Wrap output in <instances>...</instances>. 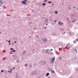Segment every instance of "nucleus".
Wrapping results in <instances>:
<instances>
[{
  "label": "nucleus",
  "mask_w": 78,
  "mask_h": 78,
  "mask_svg": "<svg viewBox=\"0 0 78 78\" xmlns=\"http://www.w3.org/2000/svg\"><path fill=\"white\" fill-rule=\"evenodd\" d=\"M10 50H13V49H12V48H11L10 49Z\"/></svg>",
  "instance_id": "a211bd4d"
},
{
  "label": "nucleus",
  "mask_w": 78,
  "mask_h": 78,
  "mask_svg": "<svg viewBox=\"0 0 78 78\" xmlns=\"http://www.w3.org/2000/svg\"><path fill=\"white\" fill-rule=\"evenodd\" d=\"M46 1H47V0H46V1H45V2H46Z\"/></svg>",
  "instance_id": "c756f323"
},
{
  "label": "nucleus",
  "mask_w": 78,
  "mask_h": 78,
  "mask_svg": "<svg viewBox=\"0 0 78 78\" xmlns=\"http://www.w3.org/2000/svg\"><path fill=\"white\" fill-rule=\"evenodd\" d=\"M55 57H54L53 58L51 59V62H54V61H55Z\"/></svg>",
  "instance_id": "f257e3e1"
},
{
  "label": "nucleus",
  "mask_w": 78,
  "mask_h": 78,
  "mask_svg": "<svg viewBox=\"0 0 78 78\" xmlns=\"http://www.w3.org/2000/svg\"><path fill=\"white\" fill-rule=\"evenodd\" d=\"M13 69H15V68L14 67Z\"/></svg>",
  "instance_id": "bb28decb"
},
{
  "label": "nucleus",
  "mask_w": 78,
  "mask_h": 78,
  "mask_svg": "<svg viewBox=\"0 0 78 78\" xmlns=\"http://www.w3.org/2000/svg\"><path fill=\"white\" fill-rule=\"evenodd\" d=\"M55 14H58V11H56L55 12Z\"/></svg>",
  "instance_id": "0eeeda50"
},
{
  "label": "nucleus",
  "mask_w": 78,
  "mask_h": 78,
  "mask_svg": "<svg viewBox=\"0 0 78 78\" xmlns=\"http://www.w3.org/2000/svg\"><path fill=\"white\" fill-rule=\"evenodd\" d=\"M60 22H59V25H63V23H60Z\"/></svg>",
  "instance_id": "f03ea898"
},
{
  "label": "nucleus",
  "mask_w": 78,
  "mask_h": 78,
  "mask_svg": "<svg viewBox=\"0 0 78 78\" xmlns=\"http://www.w3.org/2000/svg\"><path fill=\"white\" fill-rule=\"evenodd\" d=\"M36 37H37V38L39 37V36H36Z\"/></svg>",
  "instance_id": "ddd939ff"
},
{
  "label": "nucleus",
  "mask_w": 78,
  "mask_h": 78,
  "mask_svg": "<svg viewBox=\"0 0 78 78\" xmlns=\"http://www.w3.org/2000/svg\"><path fill=\"white\" fill-rule=\"evenodd\" d=\"M52 50H53V49H51V51H52Z\"/></svg>",
  "instance_id": "393cba45"
},
{
  "label": "nucleus",
  "mask_w": 78,
  "mask_h": 78,
  "mask_svg": "<svg viewBox=\"0 0 78 78\" xmlns=\"http://www.w3.org/2000/svg\"><path fill=\"white\" fill-rule=\"evenodd\" d=\"M8 42H9V43L10 42H11V41H9Z\"/></svg>",
  "instance_id": "2eb2a0df"
},
{
  "label": "nucleus",
  "mask_w": 78,
  "mask_h": 78,
  "mask_svg": "<svg viewBox=\"0 0 78 78\" xmlns=\"http://www.w3.org/2000/svg\"><path fill=\"white\" fill-rule=\"evenodd\" d=\"M11 70H12V69H11Z\"/></svg>",
  "instance_id": "473e14b6"
},
{
  "label": "nucleus",
  "mask_w": 78,
  "mask_h": 78,
  "mask_svg": "<svg viewBox=\"0 0 78 78\" xmlns=\"http://www.w3.org/2000/svg\"><path fill=\"white\" fill-rule=\"evenodd\" d=\"M54 22H56V20H55Z\"/></svg>",
  "instance_id": "412c9836"
},
{
  "label": "nucleus",
  "mask_w": 78,
  "mask_h": 78,
  "mask_svg": "<svg viewBox=\"0 0 78 78\" xmlns=\"http://www.w3.org/2000/svg\"><path fill=\"white\" fill-rule=\"evenodd\" d=\"M26 1H27V0H25L24 2H26Z\"/></svg>",
  "instance_id": "5701e85b"
},
{
  "label": "nucleus",
  "mask_w": 78,
  "mask_h": 78,
  "mask_svg": "<svg viewBox=\"0 0 78 78\" xmlns=\"http://www.w3.org/2000/svg\"><path fill=\"white\" fill-rule=\"evenodd\" d=\"M9 45H10V44H11V43H9Z\"/></svg>",
  "instance_id": "cd10ccee"
},
{
  "label": "nucleus",
  "mask_w": 78,
  "mask_h": 78,
  "mask_svg": "<svg viewBox=\"0 0 78 78\" xmlns=\"http://www.w3.org/2000/svg\"><path fill=\"white\" fill-rule=\"evenodd\" d=\"M1 33H1V32H0V34H1Z\"/></svg>",
  "instance_id": "c85d7f7f"
},
{
  "label": "nucleus",
  "mask_w": 78,
  "mask_h": 78,
  "mask_svg": "<svg viewBox=\"0 0 78 78\" xmlns=\"http://www.w3.org/2000/svg\"><path fill=\"white\" fill-rule=\"evenodd\" d=\"M43 6H45V3H43Z\"/></svg>",
  "instance_id": "6e6552de"
},
{
  "label": "nucleus",
  "mask_w": 78,
  "mask_h": 78,
  "mask_svg": "<svg viewBox=\"0 0 78 78\" xmlns=\"http://www.w3.org/2000/svg\"><path fill=\"white\" fill-rule=\"evenodd\" d=\"M17 62H19V61H17Z\"/></svg>",
  "instance_id": "dca6fc26"
},
{
  "label": "nucleus",
  "mask_w": 78,
  "mask_h": 78,
  "mask_svg": "<svg viewBox=\"0 0 78 78\" xmlns=\"http://www.w3.org/2000/svg\"><path fill=\"white\" fill-rule=\"evenodd\" d=\"M51 78L50 76H49L48 77V78Z\"/></svg>",
  "instance_id": "f3484780"
},
{
  "label": "nucleus",
  "mask_w": 78,
  "mask_h": 78,
  "mask_svg": "<svg viewBox=\"0 0 78 78\" xmlns=\"http://www.w3.org/2000/svg\"><path fill=\"white\" fill-rule=\"evenodd\" d=\"M15 51H15V50H13V52H15Z\"/></svg>",
  "instance_id": "6ab92c4d"
},
{
  "label": "nucleus",
  "mask_w": 78,
  "mask_h": 78,
  "mask_svg": "<svg viewBox=\"0 0 78 78\" xmlns=\"http://www.w3.org/2000/svg\"><path fill=\"white\" fill-rule=\"evenodd\" d=\"M59 59H61V57H59Z\"/></svg>",
  "instance_id": "4be33fe9"
},
{
  "label": "nucleus",
  "mask_w": 78,
  "mask_h": 78,
  "mask_svg": "<svg viewBox=\"0 0 78 78\" xmlns=\"http://www.w3.org/2000/svg\"><path fill=\"white\" fill-rule=\"evenodd\" d=\"M45 28H47V27H45Z\"/></svg>",
  "instance_id": "7c9ffc66"
},
{
  "label": "nucleus",
  "mask_w": 78,
  "mask_h": 78,
  "mask_svg": "<svg viewBox=\"0 0 78 78\" xmlns=\"http://www.w3.org/2000/svg\"><path fill=\"white\" fill-rule=\"evenodd\" d=\"M25 66L26 67H27V64H25Z\"/></svg>",
  "instance_id": "9d476101"
},
{
  "label": "nucleus",
  "mask_w": 78,
  "mask_h": 78,
  "mask_svg": "<svg viewBox=\"0 0 78 78\" xmlns=\"http://www.w3.org/2000/svg\"><path fill=\"white\" fill-rule=\"evenodd\" d=\"M76 42H78V39H76Z\"/></svg>",
  "instance_id": "1a4fd4ad"
},
{
  "label": "nucleus",
  "mask_w": 78,
  "mask_h": 78,
  "mask_svg": "<svg viewBox=\"0 0 78 78\" xmlns=\"http://www.w3.org/2000/svg\"><path fill=\"white\" fill-rule=\"evenodd\" d=\"M16 41H15V43H16Z\"/></svg>",
  "instance_id": "a878e982"
},
{
  "label": "nucleus",
  "mask_w": 78,
  "mask_h": 78,
  "mask_svg": "<svg viewBox=\"0 0 78 78\" xmlns=\"http://www.w3.org/2000/svg\"><path fill=\"white\" fill-rule=\"evenodd\" d=\"M22 2L23 3V4H26V2H25L23 1Z\"/></svg>",
  "instance_id": "20e7f679"
},
{
  "label": "nucleus",
  "mask_w": 78,
  "mask_h": 78,
  "mask_svg": "<svg viewBox=\"0 0 78 78\" xmlns=\"http://www.w3.org/2000/svg\"><path fill=\"white\" fill-rule=\"evenodd\" d=\"M1 72H3V70H1Z\"/></svg>",
  "instance_id": "4468645a"
},
{
  "label": "nucleus",
  "mask_w": 78,
  "mask_h": 78,
  "mask_svg": "<svg viewBox=\"0 0 78 78\" xmlns=\"http://www.w3.org/2000/svg\"><path fill=\"white\" fill-rule=\"evenodd\" d=\"M51 72L52 73H55V71H54V70H52L51 71Z\"/></svg>",
  "instance_id": "39448f33"
},
{
  "label": "nucleus",
  "mask_w": 78,
  "mask_h": 78,
  "mask_svg": "<svg viewBox=\"0 0 78 78\" xmlns=\"http://www.w3.org/2000/svg\"><path fill=\"white\" fill-rule=\"evenodd\" d=\"M46 41H47V39L46 40Z\"/></svg>",
  "instance_id": "72a5a7b5"
},
{
  "label": "nucleus",
  "mask_w": 78,
  "mask_h": 78,
  "mask_svg": "<svg viewBox=\"0 0 78 78\" xmlns=\"http://www.w3.org/2000/svg\"><path fill=\"white\" fill-rule=\"evenodd\" d=\"M73 8H75V7H73Z\"/></svg>",
  "instance_id": "2f4dec72"
},
{
  "label": "nucleus",
  "mask_w": 78,
  "mask_h": 78,
  "mask_svg": "<svg viewBox=\"0 0 78 78\" xmlns=\"http://www.w3.org/2000/svg\"><path fill=\"white\" fill-rule=\"evenodd\" d=\"M24 52L25 53H26V52H27V51H23V53H24Z\"/></svg>",
  "instance_id": "9b49d317"
},
{
  "label": "nucleus",
  "mask_w": 78,
  "mask_h": 78,
  "mask_svg": "<svg viewBox=\"0 0 78 78\" xmlns=\"http://www.w3.org/2000/svg\"><path fill=\"white\" fill-rule=\"evenodd\" d=\"M0 3H3V2L2 0L0 1Z\"/></svg>",
  "instance_id": "423d86ee"
},
{
  "label": "nucleus",
  "mask_w": 78,
  "mask_h": 78,
  "mask_svg": "<svg viewBox=\"0 0 78 78\" xmlns=\"http://www.w3.org/2000/svg\"><path fill=\"white\" fill-rule=\"evenodd\" d=\"M8 72H11V71H9Z\"/></svg>",
  "instance_id": "b1692460"
},
{
  "label": "nucleus",
  "mask_w": 78,
  "mask_h": 78,
  "mask_svg": "<svg viewBox=\"0 0 78 78\" xmlns=\"http://www.w3.org/2000/svg\"><path fill=\"white\" fill-rule=\"evenodd\" d=\"M3 59H4V60H5V58H3Z\"/></svg>",
  "instance_id": "aec40b11"
},
{
  "label": "nucleus",
  "mask_w": 78,
  "mask_h": 78,
  "mask_svg": "<svg viewBox=\"0 0 78 78\" xmlns=\"http://www.w3.org/2000/svg\"><path fill=\"white\" fill-rule=\"evenodd\" d=\"M49 75V73H47L46 74V76H48Z\"/></svg>",
  "instance_id": "7ed1b4c3"
},
{
  "label": "nucleus",
  "mask_w": 78,
  "mask_h": 78,
  "mask_svg": "<svg viewBox=\"0 0 78 78\" xmlns=\"http://www.w3.org/2000/svg\"><path fill=\"white\" fill-rule=\"evenodd\" d=\"M48 3H51V2H49Z\"/></svg>",
  "instance_id": "f8f14e48"
}]
</instances>
